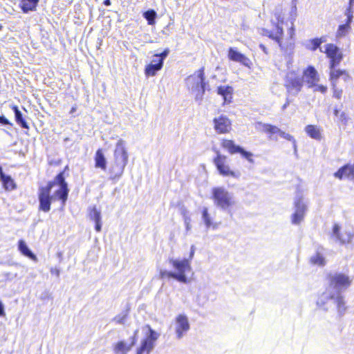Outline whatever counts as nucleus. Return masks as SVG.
<instances>
[{"label": "nucleus", "mask_w": 354, "mask_h": 354, "mask_svg": "<svg viewBox=\"0 0 354 354\" xmlns=\"http://www.w3.org/2000/svg\"><path fill=\"white\" fill-rule=\"evenodd\" d=\"M4 315H5L4 306H3V303L0 301V315L3 316Z\"/></svg>", "instance_id": "nucleus-49"}, {"label": "nucleus", "mask_w": 354, "mask_h": 354, "mask_svg": "<svg viewBox=\"0 0 354 354\" xmlns=\"http://www.w3.org/2000/svg\"><path fill=\"white\" fill-rule=\"evenodd\" d=\"M39 0H21V9L24 12L35 9Z\"/></svg>", "instance_id": "nucleus-31"}, {"label": "nucleus", "mask_w": 354, "mask_h": 354, "mask_svg": "<svg viewBox=\"0 0 354 354\" xmlns=\"http://www.w3.org/2000/svg\"><path fill=\"white\" fill-rule=\"evenodd\" d=\"M12 109L15 113L16 122L24 129H29V126L26 120L24 118L23 115L19 108L14 105Z\"/></svg>", "instance_id": "nucleus-26"}, {"label": "nucleus", "mask_w": 354, "mask_h": 354, "mask_svg": "<svg viewBox=\"0 0 354 354\" xmlns=\"http://www.w3.org/2000/svg\"><path fill=\"white\" fill-rule=\"evenodd\" d=\"M202 218L203 221L206 225L207 228H209L210 227H212L214 230L217 229L218 224L217 223H213L211 219V217L208 213V209L207 207H203L202 211Z\"/></svg>", "instance_id": "nucleus-28"}, {"label": "nucleus", "mask_w": 354, "mask_h": 354, "mask_svg": "<svg viewBox=\"0 0 354 354\" xmlns=\"http://www.w3.org/2000/svg\"><path fill=\"white\" fill-rule=\"evenodd\" d=\"M227 56L230 60L239 62L249 68H251L252 62L250 59L234 48H229Z\"/></svg>", "instance_id": "nucleus-18"}, {"label": "nucleus", "mask_w": 354, "mask_h": 354, "mask_svg": "<svg viewBox=\"0 0 354 354\" xmlns=\"http://www.w3.org/2000/svg\"><path fill=\"white\" fill-rule=\"evenodd\" d=\"M340 226L335 223L333 225L331 236L335 239L336 241H339L341 244L349 243L351 241L353 235L351 232L345 231L341 232Z\"/></svg>", "instance_id": "nucleus-19"}, {"label": "nucleus", "mask_w": 354, "mask_h": 354, "mask_svg": "<svg viewBox=\"0 0 354 354\" xmlns=\"http://www.w3.org/2000/svg\"><path fill=\"white\" fill-rule=\"evenodd\" d=\"M339 120L342 122L343 124H346L348 122V117L346 113L342 112L340 113L339 115L338 116Z\"/></svg>", "instance_id": "nucleus-43"}, {"label": "nucleus", "mask_w": 354, "mask_h": 354, "mask_svg": "<svg viewBox=\"0 0 354 354\" xmlns=\"http://www.w3.org/2000/svg\"><path fill=\"white\" fill-rule=\"evenodd\" d=\"M0 180L6 189L12 190L15 188L14 180L10 176L2 174V176L0 178Z\"/></svg>", "instance_id": "nucleus-30"}, {"label": "nucleus", "mask_w": 354, "mask_h": 354, "mask_svg": "<svg viewBox=\"0 0 354 354\" xmlns=\"http://www.w3.org/2000/svg\"><path fill=\"white\" fill-rule=\"evenodd\" d=\"M289 104H290V101L288 100V99H287L286 102L282 106V109L285 110L286 109V107L289 105Z\"/></svg>", "instance_id": "nucleus-55"}, {"label": "nucleus", "mask_w": 354, "mask_h": 354, "mask_svg": "<svg viewBox=\"0 0 354 354\" xmlns=\"http://www.w3.org/2000/svg\"><path fill=\"white\" fill-rule=\"evenodd\" d=\"M226 157L225 156H222L218 153L217 156L214 158V162L215 165L216 166L217 169L218 170L220 174L223 176H231L235 178H239L240 177V172L231 171L230 167L225 165Z\"/></svg>", "instance_id": "nucleus-14"}, {"label": "nucleus", "mask_w": 354, "mask_h": 354, "mask_svg": "<svg viewBox=\"0 0 354 354\" xmlns=\"http://www.w3.org/2000/svg\"><path fill=\"white\" fill-rule=\"evenodd\" d=\"M280 137L287 140H289L290 142H292V145H293V148H294V150L296 152L297 151V143H296V140L294 138V137L292 136H291L290 134L289 133H286L285 131H283L281 133V136Z\"/></svg>", "instance_id": "nucleus-38"}, {"label": "nucleus", "mask_w": 354, "mask_h": 354, "mask_svg": "<svg viewBox=\"0 0 354 354\" xmlns=\"http://www.w3.org/2000/svg\"><path fill=\"white\" fill-rule=\"evenodd\" d=\"M342 77L344 82H347L351 79V76L345 70H342Z\"/></svg>", "instance_id": "nucleus-45"}, {"label": "nucleus", "mask_w": 354, "mask_h": 354, "mask_svg": "<svg viewBox=\"0 0 354 354\" xmlns=\"http://www.w3.org/2000/svg\"><path fill=\"white\" fill-rule=\"evenodd\" d=\"M304 84L303 78L295 71L288 72L285 78L284 86L290 94L297 95Z\"/></svg>", "instance_id": "nucleus-8"}, {"label": "nucleus", "mask_w": 354, "mask_h": 354, "mask_svg": "<svg viewBox=\"0 0 354 354\" xmlns=\"http://www.w3.org/2000/svg\"><path fill=\"white\" fill-rule=\"evenodd\" d=\"M2 28V26L0 24V30H1Z\"/></svg>", "instance_id": "nucleus-60"}, {"label": "nucleus", "mask_w": 354, "mask_h": 354, "mask_svg": "<svg viewBox=\"0 0 354 354\" xmlns=\"http://www.w3.org/2000/svg\"><path fill=\"white\" fill-rule=\"evenodd\" d=\"M138 330L134 331L133 335L129 339V342L120 341L114 345L113 351L115 354H127L130 351L137 341Z\"/></svg>", "instance_id": "nucleus-16"}, {"label": "nucleus", "mask_w": 354, "mask_h": 354, "mask_svg": "<svg viewBox=\"0 0 354 354\" xmlns=\"http://www.w3.org/2000/svg\"><path fill=\"white\" fill-rule=\"evenodd\" d=\"M305 131L313 139L320 140L321 138L320 129L317 126L311 124L307 125L305 128Z\"/></svg>", "instance_id": "nucleus-27"}, {"label": "nucleus", "mask_w": 354, "mask_h": 354, "mask_svg": "<svg viewBox=\"0 0 354 354\" xmlns=\"http://www.w3.org/2000/svg\"><path fill=\"white\" fill-rule=\"evenodd\" d=\"M18 248L19 251L26 257L30 258L32 260L37 261V257L29 249L27 244L24 240H19L18 243Z\"/></svg>", "instance_id": "nucleus-25"}, {"label": "nucleus", "mask_w": 354, "mask_h": 354, "mask_svg": "<svg viewBox=\"0 0 354 354\" xmlns=\"http://www.w3.org/2000/svg\"><path fill=\"white\" fill-rule=\"evenodd\" d=\"M127 316V312L122 313V314H120L113 318V321H115L118 324H122L124 323Z\"/></svg>", "instance_id": "nucleus-39"}, {"label": "nucleus", "mask_w": 354, "mask_h": 354, "mask_svg": "<svg viewBox=\"0 0 354 354\" xmlns=\"http://www.w3.org/2000/svg\"><path fill=\"white\" fill-rule=\"evenodd\" d=\"M214 129L218 133H225L231 129L230 120L224 115H221L214 119Z\"/></svg>", "instance_id": "nucleus-20"}, {"label": "nucleus", "mask_w": 354, "mask_h": 354, "mask_svg": "<svg viewBox=\"0 0 354 354\" xmlns=\"http://www.w3.org/2000/svg\"><path fill=\"white\" fill-rule=\"evenodd\" d=\"M351 283L349 277L342 273H335L330 276L328 288L337 295H341L342 290L348 288Z\"/></svg>", "instance_id": "nucleus-7"}, {"label": "nucleus", "mask_w": 354, "mask_h": 354, "mask_svg": "<svg viewBox=\"0 0 354 354\" xmlns=\"http://www.w3.org/2000/svg\"><path fill=\"white\" fill-rule=\"evenodd\" d=\"M128 153L125 148V142L120 139L115 145L113 160L109 169V179L116 183L122 177L124 168L128 162Z\"/></svg>", "instance_id": "nucleus-2"}, {"label": "nucleus", "mask_w": 354, "mask_h": 354, "mask_svg": "<svg viewBox=\"0 0 354 354\" xmlns=\"http://www.w3.org/2000/svg\"><path fill=\"white\" fill-rule=\"evenodd\" d=\"M212 194L214 205L232 215L230 208L236 204L233 194L223 187L212 188Z\"/></svg>", "instance_id": "nucleus-5"}, {"label": "nucleus", "mask_w": 354, "mask_h": 354, "mask_svg": "<svg viewBox=\"0 0 354 354\" xmlns=\"http://www.w3.org/2000/svg\"><path fill=\"white\" fill-rule=\"evenodd\" d=\"M3 275L6 277V280L12 281L17 277V273L5 272Z\"/></svg>", "instance_id": "nucleus-44"}, {"label": "nucleus", "mask_w": 354, "mask_h": 354, "mask_svg": "<svg viewBox=\"0 0 354 354\" xmlns=\"http://www.w3.org/2000/svg\"><path fill=\"white\" fill-rule=\"evenodd\" d=\"M146 327L148 328L149 333L141 342L140 346L138 348L136 354H150L155 347L156 340L160 336V334L153 330L149 325H147Z\"/></svg>", "instance_id": "nucleus-10"}, {"label": "nucleus", "mask_w": 354, "mask_h": 354, "mask_svg": "<svg viewBox=\"0 0 354 354\" xmlns=\"http://www.w3.org/2000/svg\"><path fill=\"white\" fill-rule=\"evenodd\" d=\"M189 323L185 315H178L175 319L174 329L176 338L180 339L189 330Z\"/></svg>", "instance_id": "nucleus-15"}, {"label": "nucleus", "mask_w": 354, "mask_h": 354, "mask_svg": "<svg viewBox=\"0 0 354 354\" xmlns=\"http://www.w3.org/2000/svg\"><path fill=\"white\" fill-rule=\"evenodd\" d=\"M354 3V0H349V6L348 8L345 11V15L346 16V21L348 24H351L353 21V11H352V6Z\"/></svg>", "instance_id": "nucleus-36"}, {"label": "nucleus", "mask_w": 354, "mask_h": 354, "mask_svg": "<svg viewBox=\"0 0 354 354\" xmlns=\"http://www.w3.org/2000/svg\"><path fill=\"white\" fill-rule=\"evenodd\" d=\"M259 47L266 54H268L267 48H266V47L264 45L260 44Z\"/></svg>", "instance_id": "nucleus-50"}, {"label": "nucleus", "mask_w": 354, "mask_h": 354, "mask_svg": "<svg viewBox=\"0 0 354 354\" xmlns=\"http://www.w3.org/2000/svg\"><path fill=\"white\" fill-rule=\"evenodd\" d=\"M317 305L326 311L335 307L339 316L344 315L347 309L343 296L335 294L328 288L318 297Z\"/></svg>", "instance_id": "nucleus-3"}, {"label": "nucleus", "mask_w": 354, "mask_h": 354, "mask_svg": "<svg viewBox=\"0 0 354 354\" xmlns=\"http://www.w3.org/2000/svg\"><path fill=\"white\" fill-rule=\"evenodd\" d=\"M143 16L147 21L148 24L153 25L155 24L157 14L153 10H148L144 12Z\"/></svg>", "instance_id": "nucleus-34"}, {"label": "nucleus", "mask_w": 354, "mask_h": 354, "mask_svg": "<svg viewBox=\"0 0 354 354\" xmlns=\"http://www.w3.org/2000/svg\"><path fill=\"white\" fill-rule=\"evenodd\" d=\"M95 167L105 171L106 169V160L102 149H98L95 156Z\"/></svg>", "instance_id": "nucleus-24"}, {"label": "nucleus", "mask_w": 354, "mask_h": 354, "mask_svg": "<svg viewBox=\"0 0 354 354\" xmlns=\"http://www.w3.org/2000/svg\"><path fill=\"white\" fill-rule=\"evenodd\" d=\"M169 263L177 270V272L161 270L160 272V279L172 278L178 281L187 283V278L185 272L191 270L190 261L188 259L182 260L171 258Z\"/></svg>", "instance_id": "nucleus-4"}, {"label": "nucleus", "mask_w": 354, "mask_h": 354, "mask_svg": "<svg viewBox=\"0 0 354 354\" xmlns=\"http://www.w3.org/2000/svg\"><path fill=\"white\" fill-rule=\"evenodd\" d=\"M310 262L313 265H317L320 266L325 265V259L322 254L319 252H317L315 254L310 257Z\"/></svg>", "instance_id": "nucleus-35"}, {"label": "nucleus", "mask_w": 354, "mask_h": 354, "mask_svg": "<svg viewBox=\"0 0 354 354\" xmlns=\"http://www.w3.org/2000/svg\"><path fill=\"white\" fill-rule=\"evenodd\" d=\"M68 191L64 174L60 172L53 181L49 182L46 187L39 189V209L45 212L50 211L51 200L53 197L57 198L64 203L67 200Z\"/></svg>", "instance_id": "nucleus-1"}, {"label": "nucleus", "mask_w": 354, "mask_h": 354, "mask_svg": "<svg viewBox=\"0 0 354 354\" xmlns=\"http://www.w3.org/2000/svg\"><path fill=\"white\" fill-rule=\"evenodd\" d=\"M351 24L345 23L344 24L339 25L336 32V37L342 38L345 37L351 30Z\"/></svg>", "instance_id": "nucleus-33"}, {"label": "nucleus", "mask_w": 354, "mask_h": 354, "mask_svg": "<svg viewBox=\"0 0 354 354\" xmlns=\"http://www.w3.org/2000/svg\"><path fill=\"white\" fill-rule=\"evenodd\" d=\"M332 87H333V97L336 98V99H337V100L341 99L342 93H343L342 89L338 88L337 87V85L336 86H332Z\"/></svg>", "instance_id": "nucleus-40"}, {"label": "nucleus", "mask_w": 354, "mask_h": 354, "mask_svg": "<svg viewBox=\"0 0 354 354\" xmlns=\"http://www.w3.org/2000/svg\"><path fill=\"white\" fill-rule=\"evenodd\" d=\"M334 176L338 179H342L343 177H346L348 179L354 181V166L346 164L339 168L335 174Z\"/></svg>", "instance_id": "nucleus-22"}, {"label": "nucleus", "mask_w": 354, "mask_h": 354, "mask_svg": "<svg viewBox=\"0 0 354 354\" xmlns=\"http://www.w3.org/2000/svg\"><path fill=\"white\" fill-rule=\"evenodd\" d=\"M310 42L312 44V47H311L312 50H315L317 48L320 49V48H321L320 46L322 44V41H321L320 39H318V38H315V39H313L310 41Z\"/></svg>", "instance_id": "nucleus-41"}, {"label": "nucleus", "mask_w": 354, "mask_h": 354, "mask_svg": "<svg viewBox=\"0 0 354 354\" xmlns=\"http://www.w3.org/2000/svg\"><path fill=\"white\" fill-rule=\"evenodd\" d=\"M342 72L340 69H335V67L330 68V80L332 86H336L337 80L342 77Z\"/></svg>", "instance_id": "nucleus-32"}, {"label": "nucleus", "mask_w": 354, "mask_h": 354, "mask_svg": "<svg viewBox=\"0 0 354 354\" xmlns=\"http://www.w3.org/2000/svg\"><path fill=\"white\" fill-rule=\"evenodd\" d=\"M194 254V246L192 245L191 248V252H190V255H189L190 259H192L193 257Z\"/></svg>", "instance_id": "nucleus-53"}, {"label": "nucleus", "mask_w": 354, "mask_h": 354, "mask_svg": "<svg viewBox=\"0 0 354 354\" xmlns=\"http://www.w3.org/2000/svg\"><path fill=\"white\" fill-rule=\"evenodd\" d=\"M184 221H185V223H190V221H191L190 217H189L188 216H186L185 214H184Z\"/></svg>", "instance_id": "nucleus-51"}, {"label": "nucleus", "mask_w": 354, "mask_h": 354, "mask_svg": "<svg viewBox=\"0 0 354 354\" xmlns=\"http://www.w3.org/2000/svg\"><path fill=\"white\" fill-rule=\"evenodd\" d=\"M301 77L308 88L315 86L316 84L319 81V74L315 67L312 66H309L303 71V76Z\"/></svg>", "instance_id": "nucleus-17"}, {"label": "nucleus", "mask_w": 354, "mask_h": 354, "mask_svg": "<svg viewBox=\"0 0 354 354\" xmlns=\"http://www.w3.org/2000/svg\"><path fill=\"white\" fill-rule=\"evenodd\" d=\"M169 52V49L166 48L162 53L155 54L151 63L145 68V74L148 76H154L157 71L162 68L164 60L168 56Z\"/></svg>", "instance_id": "nucleus-11"}, {"label": "nucleus", "mask_w": 354, "mask_h": 354, "mask_svg": "<svg viewBox=\"0 0 354 354\" xmlns=\"http://www.w3.org/2000/svg\"><path fill=\"white\" fill-rule=\"evenodd\" d=\"M221 145L230 153L234 154L236 153H240L241 156L247 159L250 163H254V160L252 159L253 154L251 152L244 150L240 146L236 145L232 140H223Z\"/></svg>", "instance_id": "nucleus-13"}, {"label": "nucleus", "mask_w": 354, "mask_h": 354, "mask_svg": "<svg viewBox=\"0 0 354 354\" xmlns=\"http://www.w3.org/2000/svg\"><path fill=\"white\" fill-rule=\"evenodd\" d=\"M2 174H5L3 172L2 167L0 166V178L2 176Z\"/></svg>", "instance_id": "nucleus-58"}, {"label": "nucleus", "mask_w": 354, "mask_h": 354, "mask_svg": "<svg viewBox=\"0 0 354 354\" xmlns=\"http://www.w3.org/2000/svg\"><path fill=\"white\" fill-rule=\"evenodd\" d=\"M89 216L91 219L93 220L95 222L101 221V214L95 207H94L90 212Z\"/></svg>", "instance_id": "nucleus-37"}, {"label": "nucleus", "mask_w": 354, "mask_h": 354, "mask_svg": "<svg viewBox=\"0 0 354 354\" xmlns=\"http://www.w3.org/2000/svg\"><path fill=\"white\" fill-rule=\"evenodd\" d=\"M102 229V223L100 221H96L95 222V230L97 232H100Z\"/></svg>", "instance_id": "nucleus-48"}, {"label": "nucleus", "mask_w": 354, "mask_h": 354, "mask_svg": "<svg viewBox=\"0 0 354 354\" xmlns=\"http://www.w3.org/2000/svg\"><path fill=\"white\" fill-rule=\"evenodd\" d=\"M233 88L230 86H219L217 87V93L223 98L224 103L229 104L232 98Z\"/></svg>", "instance_id": "nucleus-23"}, {"label": "nucleus", "mask_w": 354, "mask_h": 354, "mask_svg": "<svg viewBox=\"0 0 354 354\" xmlns=\"http://www.w3.org/2000/svg\"><path fill=\"white\" fill-rule=\"evenodd\" d=\"M186 226L187 231H189L191 229V225L190 223H185Z\"/></svg>", "instance_id": "nucleus-57"}, {"label": "nucleus", "mask_w": 354, "mask_h": 354, "mask_svg": "<svg viewBox=\"0 0 354 354\" xmlns=\"http://www.w3.org/2000/svg\"><path fill=\"white\" fill-rule=\"evenodd\" d=\"M50 273L52 274H55L57 277H59L60 274V270L57 268H51L50 270Z\"/></svg>", "instance_id": "nucleus-46"}, {"label": "nucleus", "mask_w": 354, "mask_h": 354, "mask_svg": "<svg viewBox=\"0 0 354 354\" xmlns=\"http://www.w3.org/2000/svg\"><path fill=\"white\" fill-rule=\"evenodd\" d=\"M205 73L204 68H201L193 75L186 79V84L189 89L195 94V100L201 102L205 93Z\"/></svg>", "instance_id": "nucleus-6"}, {"label": "nucleus", "mask_w": 354, "mask_h": 354, "mask_svg": "<svg viewBox=\"0 0 354 354\" xmlns=\"http://www.w3.org/2000/svg\"><path fill=\"white\" fill-rule=\"evenodd\" d=\"M0 123L3 124H11L9 120L3 115H0Z\"/></svg>", "instance_id": "nucleus-47"}, {"label": "nucleus", "mask_w": 354, "mask_h": 354, "mask_svg": "<svg viewBox=\"0 0 354 354\" xmlns=\"http://www.w3.org/2000/svg\"><path fill=\"white\" fill-rule=\"evenodd\" d=\"M295 212L291 216V222L294 225H299L304 220L308 210V203L304 197L297 194L294 201Z\"/></svg>", "instance_id": "nucleus-9"}, {"label": "nucleus", "mask_w": 354, "mask_h": 354, "mask_svg": "<svg viewBox=\"0 0 354 354\" xmlns=\"http://www.w3.org/2000/svg\"><path fill=\"white\" fill-rule=\"evenodd\" d=\"M334 114L335 116L338 117L340 114L339 111L337 109H334Z\"/></svg>", "instance_id": "nucleus-56"}, {"label": "nucleus", "mask_w": 354, "mask_h": 354, "mask_svg": "<svg viewBox=\"0 0 354 354\" xmlns=\"http://www.w3.org/2000/svg\"><path fill=\"white\" fill-rule=\"evenodd\" d=\"M256 128H258L263 131V132L270 134V139L274 140H277V138L273 137V136L274 134H279V136H281V133L282 132V131L276 126L262 122H258L257 124Z\"/></svg>", "instance_id": "nucleus-21"}, {"label": "nucleus", "mask_w": 354, "mask_h": 354, "mask_svg": "<svg viewBox=\"0 0 354 354\" xmlns=\"http://www.w3.org/2000/svg\"><path fill=\"white\" fill-rule=\"evenodd\" d=\"M318 39H320L321 41H322V43L326 41V39L324 37L318 38Z\"/></svg>", "instance_id": "nucleus-59"}, {"label": "nucleus", "mask_w": 354, "mask_h": 354, "mask_svg": "<svg viewBox=\"0 0 354 354\" xmlns=\"http://www.w3.org/2000/svg\"><path fill=\"white\" fill-rule=\"evenodd\" d=\"M320 48V51L326 53V56L330 58V68L336 67L339 64L343 59V55L339 48L333 44H328Z\"/></svg>", "instance_id": "nucleus-12"}, {"label": "nucleus", "mask_w": 354, "mask_h": 354, "mask_svg": "<svg viewBox=\"0 0 354 354\" xmlns=\"http://www.w3.org/2000/svg\"><path fill=\"white\" fill-rule=\"evenodd\" d=\"M294 28H293V24H292V26L289 30V33H290V37H292V35H294Z\"/></svg>", "instance_id": "nucleus-52"}, {"label": "nucleus", "mask_w": 354, "mask_h": 354, "mask_svg": "<svg viewBox=\"0 0 354 354\" xmlns=\"http://www.w3.org/2000/svg\"><path fill=\"white\" fill-rule=\"evenodd\" d=\"M283 34V28L279 25L277 26L275 34L268 32V37L270 38H272V39L275 40L277 42V44L279 45L281 50L283 49V46L281 41V38Z\"/></svg>", "instance_id": "nucleus-29"}, {"label": "nucleus", "mask_w": 354, "mask_h": 354, "mask_svg": "<svg viewBox=\"0 0 354 354\" xmlns=\"http://www.w3.org/2000/svg\"><path fill=\"white\" fill-rule=\"evenodd\" d=\"M103 3L106 6H109L111 4V0H104Z\"/></svg>", "instance_id": "nucleus-54"}, {"label": "nucleus", "mask_w": 354, "mask_h": 354, "mask_svg": "<svg viewBox=\"0 0 354 354\" xmlns=\"http://www.w3.org/2000/svg\"><path fill=\"white\" fill-rule=\"evenodd\" d=\"M314 91H319L322 93H326L328 88L326 86L324 85H318L317 83L316 84V86L313 87Z\"/></svg>", "instance_id": "nucleus-42"}]
</instances>
